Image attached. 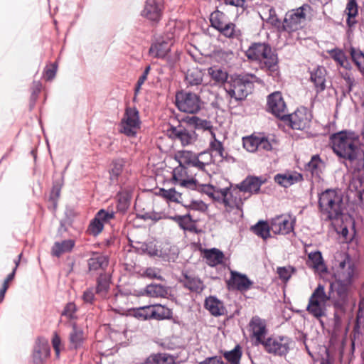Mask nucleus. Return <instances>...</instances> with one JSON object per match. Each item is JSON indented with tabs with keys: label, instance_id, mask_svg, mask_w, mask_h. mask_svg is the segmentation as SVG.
Masks as SVG:
<instances>
[{
	"label": "nucleus",
	"instance_id": "nucleus-31",
	"mask_svg": "<svg viewBox=\"0 0 364 364\" xmlns=\"http://www.w3.org/2000/svg\"><path fill=\"white\" fill-rule=\"evenodd\" d=\"M108 257L103 255H94L88 260L90 270L105 269L108 266Z\"/></svg>",
	"mask_w": 364,
	"mask_h": 364
},
{
	"label": "nucleus",
	"instance_id": "nucleus-54",
	"mask_svg": "<svg viewBox=\"0 0 364 364\" xmlns=\"http://www.w3.org/2000/svg\"><path fill=\"white\" fill-rule=\"evenodd\" d=\"M159 195L171 202L180 203L181 199V193L176 191L173 188L169 189L161 188L159 190Z\"/></svg>",
	"mask_w": 364,
	"mask_h": 364
},
{
	"label": "nucleus",
	"instance_id": "nucleus-17",
	"mask_svg": "<svg viewBox=\"0 0 364 364\" xmlns=\"http://www.w3.org/2000/svg\"><path fill=\"white\" fill-rule=\"evenodd\" d=\"M230 274V279L228 282L229 289H235L240 291L250 289L253 282L245 274L235 271H231Z\"/></svg>",
	"mask_w": 364,
	"mask_h": 364
},
{
	"label": "nucleus",
	"instance_id": "nucleus-40",
	"mask_svg": "<svg viewBox=\"0 0 364 364\" xmlns=\"http://www.w3.org/2000/svg\"><path fill=\"white\" fill-rule=\"evenodd\" d=\"M50 350L48 343H43L35 347L33 360L36 363H41L50 355Z\"/></svg>",
	"mask_w": 364,
	"mask_h": 364
},
{
	"label": "nucleus",
	"instance_id": "nucleus-46",
	"mask_svg": "<svg viewBox=\"0 0 364 364\" xmlns=\"http://www.w3.org/2000/svg\"><path fill=\"white\" fill-rule=\"evenodd\" d=\"M195 155L196 154L190 151H178L175 154L174 159L178 162L179 165L181 166H191Z\"/></svg>",
	"mask_w": 364,
	"mask_h": 364
},
{
	"label": "nucleus",
	"instance_id": "nucleus-58",
	"mask_svg": "<svg viewBox=\"0 0 364 364\" xmlns=\"http://www.w3.org/2000/svg\"><path fill=\"white\" fill-rule=\"evenodd\" d=\"M103 228L104 224L95 215L89 225L88 231L90 234L96 236L102 231Z\"/></svg>",
	"mask_w": 364,
	"mask_h": 364
},
{
	"label": "nucleus",
	"instance_id": "nucleus-53",
	"mask_svg": "<svg viewBox=\"0 0 364 364\" xmlns=\"http://www.w3.org/2000/svg\"><path fill=\"white\" fill-rule=\"evenodd\" d=\"M259 136L251 135L242 138L243 147L249 152L258 151Z\"/></svg>",
	"mask_w": 364,
	"mask_h": 364
},
{
	"label": "nucleus",
	"instance_id": "nucleus-49",
	"mask_svg": "<svg viewBox=\"0 0 364 364\" xmlns=\"http://www.w3.org/2000/svg\"><path fill=\"white\" fill-rule=\"evenodd\" d=\"M211 139L209 144V149L211 152L219 156L221 159L224 158L225 149L223 143L215 137L214 132H211Z\"/></svg>",
	"mask_w": 364,
	"mask_h": 364
},
{
	"label": "nucleus",
	"instance_id": "nucleus-25",
	"mask_svg": "<svg viewBox=\"0 0 364 364\" xmlns=\"http://www.w3.org/2000/svg\"><path fill=\"white\" fill-rule=\"evenodd\" d=\"M171 50V45L165 41H158L153 43L149 50L151 56L156 58H164Z\"/></svg>",
	"mask_w": 364,
	"mask_h": 364
},
{
	"label": "nucleus",
	"instance_id": "nucleus-18",
	"mask_svg": "<svg viewBox=\"0 0 364 364\" xmlns=\"http://www.w3.org/2000/svg\"><path fill=\"white\" fill-rule=\"evenodd\" d=\"M187 172L183 166L178 165L173 170L172 181L173 183L182 188L190 189L196 187V179H186Z\"/></svg>",
	"mask_w": 364,
	"mask_h": 364
},
{
	"label": "nucleus",
	"instance_id": "nucleus-7",
	"mask_svg": "<svg viewBox=\"0 0 364 364\" xmlns=\"http://www.w3.org/2000/svg\"><path fill=\"white\" fill-rule=\"evenodd\" d=\"M190 189L204 193L213 199L222 202L225 207V218L232 223V210L230 197H229L230 187L220 188L210 184H200L196 180V187L190 188Z\"/></svg>",
	"mask_w": 364,
	"mask_h": 364
},
{
	"label": "nucleus",
	"instance_id": "nucleus-33",
	"mask_svg": "<svg viewBox=\"0 0 364 364\" xmlns=\"http://www.w3.org/2000/svg\"><path fill=\"white\" fill-rule=\"evenodd\" d=\"M345 13L348 16L347 18V24L349 27L354 26L357 21L355 20V17L358 14V7L355 0H348L347 3Z\"/></svg>",
	"mask_w": 364,
	"mask_h": 364
},
{
	"label": "nucleus",
	"instance_id": "nucleus-39",
	"mask_svg": "<svg viewBox=\"0 0 364 364\" xmlns=\"http://www.w3.org/2000/svg\"><path fill=\"white\" fill-rule=\"evenodd\" d=\"M210 21L211 26L218 31L229 21L227 16L223 12L217 10L210 14Z\"/></svg>",
	"mask_w": 364,
	"mask_h": 364
},
{
	"label": "nucleus",
	"instance_id": "nucleus-55",
	"mask_svg": "<svg viewBox=\"0 0 364 364\" xmlns=\"http://www.w3.org/2000/svg\"><path fill=\"white\" fill-rule=\"evenodd\" d=\"M133 315L134 317L142 321L152 319L151 306H145L134 309Z\"/></svg>",
	"mask_w": 364,
	"mask_h": 364
},
{
	"label": "nucleus",
	"instance_id": "nucleus-50",
	"mask_svg": "<svg viewBox=\"0 0 364 364\" xmlns=\"http://www.w3.org/2000/svg\"><path fill=\"white\" fill-rule=\"evenodd\" d=\"M223 356L230 364H240L242 357L240 346L237 345L232 350L225 351Z\"/></svg>",
	"mask_w": 364,
	"mask_h": 364
},
{
	"label": "nucleus",
	"instance_id": "nucleus-11",
	"mask_svg": "<svg viewBox=\"0 0 364 364\" xmlns=\"http://www.w3.org/2000/svg\"><path fill=\"white\" fill-rule=\"evenodd\" d=\"M291 344V338L284 336H272L262 342L267 353L278 356L286 355L290 350Z\"/></svg>",
	"mask_w": 364,
	"mask_h": 364
},
{
	"label": "nucleus",
	"instance_id": "nucleus-59",
	"mask_svg": "<svg viewBox=\"0 0 364 364\" xmlns=\"http://www.w3.org/2000/svg\"><path fill=\"white\" fill-rule=\"evenodd\" d=\"M323 162L318 155H315L311 157V161L308 163V167L313 173H318L321 169Z\"/></svg>",
	"mask_w": 364,
	"mask_h": 364
},
{
	"label": "nucleus",
	"instance_id": "nucleus-38",
	"mask_svg": "<svg viewBox=\"0 0 364 364\" xmlns=\"http://www.w3.org/2000/svg\"><path fill=\"white\" fill-rule=\"evenodd\" d=\"M109 277L107 274H100L97 280L96 293L105 298L109 289Z\"/></svg>",
	"mask_w": 364,
	"mask_h": 364
},
{
	"label": "nucleus",
	"instance_id": "nucleus-37",
	"mask_svg": "<svg viewBox=\"0 0 364 364\" xmlns=\"http://www.w3.org/2000/svg\"><path fill=\"white\" fill-rule=\"evenodd\" d=\"M72 326L73 329L70 333V343L73 348H77L83 342L84 333L83 331L80 328H78L75 323H73Z\"/></svg>",
	"mask_w": 364,
	"mask_h": 364
},
{
	"label": "nucleus",
	"instance_id": "nucleus-10",
	"mask_svg": "<svg viewBox=\"0 0 364 364\" xmlns=\"http://www.w3.org/2000/svg\"><path fill=\"white\" fill-rule=\"evenodd\" d=\"M139 111L135 107H127L120 122V132L127 136H135L140 129Z\"/></svg>",
	"mask_w": 364,
	"mask_h": 364
},
{
	"label": "nucleus",
	"instance_id": "nucleus-6",
	"mask_svg": "<svg viewBox=\"0 0 364 364\" xmlns=\"http://www.w3.org/2000/svg\"><path fill=\"white\" fill-rule=\"evenodd\" d=\"M312 16V8L307 4H304L299 8L289 11L282 22V30L288 33L296 31L310 19Z\"/></svg>",
	"mask_w": 364,
	"mask_h": 364
},
{
	"label": "nucleus",
	"instance_id": "nucleus-48",
	"mask_svg": "<svg viewBox=\"0 0 364 364\" xmlns=\"http://www.w3.org/2000/svg\"><path fill=\"white\" fill-rule=\"evenodd\" d=\"M130 198L131 196L128 191H119L117 194V210L124 213L129 206Z\"/></svg>",
	"mask_w": 364,
	"mask_h": 364
},
{
	"label": "nucleus",
	"instance_id": "nucleus-23",
	"mask_svg": "<svg viewBox=\"0 0 364 364\" xmlns=\"http://www.w3.org/2000/svg\"><path fill=\"white\" fill-rule=\"evenodd\" d=\"M170 218L176 222L182 230L191 232H198L196 222L189 214L183 215H176Z\"/></svg>",
	"mask_w": 364,
	"mask_h": 364
},
{
	"label": "nucleus",
	"instance_id": "nucleus-45",
	"mask_svg": "<svg viewBox=\"0 0 364 364\" xmlns=\"http://www.w3.org/2000/svg\"><path fill=\"white\" fill-rule=\"evenodd\" d=\"M188 123L193 127V129H201L203 130H208L211 134L213 130V125L210 121L200 119L198 117L193 116L188 119Z\"/></svg>",
	"mask_w": 364,
	"mask_h": 364
},
{
	"label": "nucleus",
	"instance_id": "nucleus-29",
	"mask_svg": "<svg viewBox=\"0 0 364 364\" xmlns=\"http://www.w3.org/2000/svg\"><path fill=\"white\" fill-rule=\"evenodd\" d=\"M204 257L209 266L215 267L223 262L224 255L222 251L213 248L205 251Z\"/></svg>",
	"mask_w": 364,
	"mask_h": 364
},
{
	"label": "nucleus",
	"instance_id": "nucleus-8",
	"mask_svg": "<svg viewBox=\"0 0 364 364\" xmlns=\"http://www.w3.org/2000/svg\"><path fill=\"white\" fill-rule=\"evenodd\" d=\"M250 77L247 75H239L232 78L225 87L228 95L236 101L245 100L253 89V82Z\"/></svg>",
	"mask_w": 364,
	"mask_h": 364
},
{
	"label": "nucleus",
	"instance_id": "nucleus-56",
	"mask_svg": "<svg viewBox=\"0 0 364 364\" xmlns=\"http://www.w3.org/2000/svg\"><path fill=\"white\" fill-rule=\"evenodd\" d=\"M124 167L122 160H117L112 163V167L110 171V180L112 183L117 181L118 176L122 173Z\"/></svg>",
	"mask_w": 364,
	"mask_h": 364
},
{
	"label": "nucleus",
	"instance_id": "nucleus-13",
	"mask_svg": "<svg viewBox=\"0 0 364 364\" xmlns=\"http://www.w3.org/2000/svg\"><path fill=\"white\" fill-rule=\"evenodd\" d=\"M312 114L306 107H299L291 114H287L286 120L294 129L304 130L310 127Z\"/></svg>",
	"mask_w": 364,
	"mask_h": 364
},
{
	"label": "nucleus",
	"instance_id": "nucleus-16",
	"mask_svg": "<svg viewBox=\"0 0 364 364\" xmlns=\"http://www.w3.org/2000/svg\"><path fill=\"white\" fill-rule=\"evenodd\" d=\"M144 251L146 254L151 257H158L161 258L164 261L171 262L174 261L176 257L175 253L171 252V249L168 247L157 246L153 242L146 244Z\"/></svg>",
	"mask_w": 364,
	"mask_h": 364
},
{
	"label": "nucleus",
	"instance_id": "nucleus-9",
	"mask_svg": "<svg viewBox=\"0 0 364 364\" xmlns=\"http://www.w3.org/2000/svg\"><path fill=\"white\" fill-rule=\"evenodd\" d=\"M200 97L193 92H179L176 95V105L178 109L186 113H198L202 107Z\"/></svg>",
	"mask_w": 364,
	"mask_h": 364
},
{
	"label": "nucleus",
	"instance_id": "nucleus-36",
	"mask_svg": "<svg viewBox=\"0 0 364 364\" xmlns=\"http://www.w3.org/2000/svg\"><path fill=\"white\" fill-rule=\"evenodd\" d=\"M218 31L221 35L228 38L239 39L241 36L240 30L237 28L235 23L230 21H228Z\"/></svg>",
	"mask_w": 364,
	"mask_h": 364
},
{
	"label": "nucleus",
	"instance_id": "nucleus-42",
	"mask_svg": "<svg viewBox=\"0 0 364 364\" xmlns=\"http://www.w3.org/2000/svg\"><path fill=\"white\" fill-rule=\"evenodd\" d=\"M252 230L255 234L264 240H267L270 237V223L269 224L267 222L259 221L252 227Z\"/></svg>",
	"mask_w": 364,
	"mask_h": 364
},
{
	"label": "nucleus",
	"instance_id": "nucleus-35",
	"mask_svg": "<svg viewBox=\"0 0 364 364\" xmlns=\"http://www.w3.org/2000/svg\"><path fill=\"white\" fill-rule=\"evenodd\" d=\"M183 282L184 287L191 291L200 293L204 289L203 282L196 277L188 276L186 274Z\"/></svg>",
	"mask_w": 364,
	"mask_h": 364
},
{
	"label": "nucleus",
	"instance_id": "nucleus-64",
	"mask_svg": "<svg viewBox=\"0 0 364 364\" xmlns=\"http://www.w3.org/2000/svg\"><path fill=\"white\" fill-rule=\"evenodd\" d=\"M150 70H151V66L150 65L146 66L144 70L143 71L142 74L141 75V76L139 77V80L135 86V92L136 93L140 90L142 85L147 80V77H148V75H149Z\"/></svg>",
	"mask_w": 364,
	"mask_h": 364
},
{
	"label": "nucleus",
	"instance_id": "nucleus-41",
	"mask_svg": "<svg viewBox=\"0 0 364 364\" xmlns=\"http://www.w3.org/2000/svg\"><path fill=\"white\" fill-rule=\"evenodd\" d=\"M145 292L151 297H166L168 295L167 288L161 284L147 285Z\"/></svg>",
	"mask_w": 364,
	"mask_h": 364
},
{
	"label": "nucleus",
	"instance_id": "nucleus-5",
	"mask_svg": "<svg viewBox=\"0 0 364 364\" xmlns=\"http://www.w3.org/2000/svg\"><path fill=\"white\" fill-rule=\"evenodd\" d=\"M318 207L326 220H337L343 215V197L336 190L327 189L319 195Z\"/></svg>",
	"mask_w": 364,
	"mask_h": 364
},
{
	"label": "nucleus",
	"instance_id": "nucleus-47",
	"mask_svg": "<svg viewBox=\"0 0 364 364\" xmlns=\"http://www.w3.org/2000/svg\"><path fill=\"white\" fill-rule=\"evenodd\" d=\"M350 54L352 60L358 68L360 73L364 75V53L359 49L350 47Z\"/></svg>",
	"mask_w": 364,
	"mask_h": 364
},
{
	"label": "nucleus",
	"instance_id": "nucleus-32",
	"mask_svg": "<svg viewBox=\"0 0 364 364\" xmlns=\"http://www.w3.org/2000/svg\"><path fill=\"white\" fill-rule=\"evenodd\" d=\"M330 56L342 68L350 70L351 65L344 52L339 48H333L328 51Z\"/></svg>",
	"mask_w": 364,
	"mask_h": 364
},
{
	"label": "nucleus",
	"instance_id": "nucleus-21",
	"mask_svg": "<svg viewBox=\"0 0 364 364\" xmlns=\"http://www.w3.org/2000/svg\"><path fill=\"white\" fill-rule=\"evenodd\" d=\"M326 70L318 66L311 72L310 80L314 83L316 92H321L326 89Z\"/></svg>",
	"mask_w": 364,
	"mask_h": 364
},
{
	"label": "nucleus",
	"instance_id": "nucleus-22",
	"mask_svg": "<svg viewBox=\"0 0 364 364\" xmlns=\"http://www.w3.org/2000/svg\"><path fill=\"white\" fill-rule=\"evenodd\" d=\"M274 181L280 186L287 188L302 180V175L297 172H285L274 176Z\"/></svg>",
	"mask_w": 364,
	"mask_h": 364
},
{
	"label": "nucleus",
	"instance_id": "nucleus-12",
	"mask_svg": "<svg viewBox=\"0 0 364 364\" xmlns=\"http://www.w3.org/2000/svg\"><path fill=\"white\" fill-rule=\"evenodd\" d=\"M169 132L171 136L175 139L179 140L183 146L193 144L198 137L193 127L188 123V120L186 124L171 127Z\"/></svg>",
	"mask_w": 364,
	"mask_h": 364
},
{
	"label": "nucleus",
	"instance_id": "nucleus-63",
	"mask_svg": "<svg viewBox=\"0 0 364 364\" xmlns=\"http://www.w3.org/2000/svg\"><path fill=\"white\" fill-rule=\"evenodd\" d=\"M314 364H333V359L331 358L327 348H325L323 355L314 360Z\"/></svg>",
	"mask_w": 364,
	"mask_h": 364
},
{
	"label": "nucleus",
	"instance_id": "nucleus-3",
	"mask_svg": "<svg viewBox=\"0 0 364 364\" xmlns=\"http://www.w3.org/2000/svg\"><path fill=\"white\" fill-rule=\"evenodd\" d=\"M261 182L257 177L251 176L246 178L236 188L230 187L232 223L241 220L243 217L244 201L253 193H257L261 186Z\"/></svg>",
	"mask_w": 364,
	"mask_h": 364
},
{
	"label": "nucleus",
	"instance_id": "nucleus-4",
	"mask_svg": "<svg viewBox=\"0 0 364 364\" xmlns=\"http://www.w3.org/2000/svg\"><path fill=\"white\" fill-rule=\"evenodd\" d=\"M246 57L258 63L259 68L269 75H279L278 56L274 50L265 43H253L245 51Z\"/></svg>",
	"mask_w": 364,
	"mask_h": 364
},
{
	"label": "nucleus",
	"instance_id": "nucleus-52",
	"mask_svg": "<svg viewBox=\"0 0 364 364\" xmlns=\"http://www.w3.org/2000/svg\"><path fill=\"white\" fill-rule=\"evenodd\" d=\"M208 71L211 78L217 82L223 83L228 79L227 72L219 67H210L208 68Z\"/></svg>",
	"mask_w": 364,
	"mask_h": 364
},
{
	"label": "nucleus",
	"instance_id": "nucleus-30",
	"mask_svg": "<svg viewBox=\"0 0 364 364\" xmlns=\"http://www.w3.org/2000/svg\"><path fill=\"white\" fill-rule=\"evenodd\" d=\"M309 300H317L318 302H321L323 304H327L328 301H332V294H331V291L326 293L325 291L324 286L321 284H319L317 286V287L314 290Z\"/></svg>",
	"mask_w": 364,
	"mask_h": 364
},
{
	"label": "nucleus",
	"instance_id": "nucleus-28",
	"mask_svg": "<svg viewBox=\"0 0 364 364\" xmlns=\"http://www.w3.org/2000/svg\"><path fill=\"white\" fill-rule=\"evenodd\" d=\"M203 73L198 68H192L187 70L185 80L189 86H197L202 83Z\"/></svg>",
	"mask_w": 364,
	"mask_h": 364
},
{
	"label": "nucleus",
	"instance_id": "nucleus-43",
	"mask_svg": "<svg viewBox=\"0 0 364 364\" xmlns=\"http://www.w3.org/2000/svg\"><path fill=\"white\" fill-rule=\"evenodd\" d=\"M172 315V312L168 308L161 305L151 306L152 319L164 320L169 318Z\"/></svg>",
	"mask_w": 364,
	"mask_h": 364
},
{
	"label": "nucleus",
	"instance_id": "nucleus-19",
	"mask_svg": "<svg viewBox=\"0 0 364 364\" xmlns=\"http://www.w3.org/2000/svg\"><path fill=\"white\" fill-rule=\"evenodd\" d=\"M141 15L152 21H159L161 16V6L155 0H146Z\"/></svg>",
	"mask_w": 364,
	"mask_h": 364
},
{
	"label": "nucleus",
	"instance_id": "nucleus-20",
	"mask_svg": "<svg viewBox=\"0 0 364 364\" xmlns=\"http://www.w3.org/2000/svg\"><path fill=\"white\" fill-rule=\"evenodd\" d=\"M250 326L252 329L254 337L259 343L262 344L267 329L264 320L258 316H254L250 321Z\"/></svg>",
	"mask_w": 364,
	"mask_h": 364
},
{
	"label": "nucleus",
	"instance_id": "nucleus-62",
	"mask_svg": "<svg viewBox=\"0 0 364 364\" xmlns=\"http://www.w3.org/2000/svg\"><path fill=\"white\" fill-rule=\"evenodd\" d=\"M95 215L103 224H105L114 218V213L113 211L108 212L102 209L99 210Z\"/></svg>",
	"mask_w": 364,
	"mask_h": 364
},
{
	"label": "nucleus",
	"instance_id": "nucleus-51",
	"mask_svg": "<svg viewBox=\"0 0 364 364\" xmlns=\"http://www.w3.org/2000/svg\"><path fill=\"white\" fill-rule=\"evenodd\" d=\"M77 312V306L73 302H69L68 303L62 313H61V321H63V319H66L70 321H75L77 319V316L76 314Z\"/></svg>",
	"mask_w": 364,
	"mask_h": 364
},
{
	"label": "nucleus",
	"instance_id": "nucleus-2",
	"mask_svg": "<svg viewBox=\"0 0 364 364\" xmlns=\"http://www.w3.org/2000/svg\"><path fill=\"white\" fill-rule=\"evenodd\" d=\"M354 273V263L349 255H343L334 273L335 282L330 284L328 291L332 294V303L337 309H342L348 302Z\"/></svg>",
	"mask_w": 364,
	"mask_h": 364
},
{
	"label": "nucleus",
	"instance_id": "nucleus-57",
	"mask_svg": "<svg viewBox=\"0 0 364 364\" xmlns=\"http://www.w3.org/2000/svg\"><path fill=\"white\" fill-rule=\"evenodd\" d=\"M309 260L311 263L313 267L316 269L322 270V267H323V261L322 258L321 253L318 251L311 252L309 254Z\"/></svg>",
	"mask_w": 364,
	"mask_h": 364
},
{
	"label": "nucleus",
	"instance_id": "nucleus-14",
	"mask_svg": "<svg viewBox=\"0 0 364 364\" xmlns=\"http://www.w3.org/2000/svg\"><path fill=\"white\" fill-rule=\"evenodd\" d=\"M267 109L275 117L286 120L287 109L280 92H274L268 95Z\"/></svg>",
	"mask_w": 364,
	"mask_h": 364
},
{
	"label": "nucleus",
	"instance_id": "nucleus-15",
	"mask_svg": "<svg viewBox=\"0 0 364 364\" xmlns=\"http://www.w3.org/2000/svg\"><path fill=\"white\" fill-rule=\"evenodd\" d=\"M294 219L290 215H277L270 220V228L273 233L277 235H287L294 230Z\"/></svg>",
	"mask_w": 364,
	"mask_h": 364
},
{
	"label": "nucleus",
	"instance_id": "nucleus-26",
	"mask_svg": "<svg viewBox=\"0 0 364 364\" xmlns=\"http://www.w3.org/2000/svg\"><path fill=\"white\" fill-rule=\"evenodd\" d=\"M75 244V240L72 239L55 242L51 249L52 255L59 257L64 253L70 252L73 249Z\"/></svg>",
	"mask_w": 364,
	"mask_h": 364
},
{
	"label": "nucleus",
	"instance_id": "nucleus-1",
	"mask_svg": "<svg viewBox=\"0 0 364 364\" xmlns=\"http://www.w3.org/2000/svg\"><path fill=\"white\" fill-rule=\"evenodd\" d=\"M333 152L340 158L349 161L357 172L364 173V151L359 146V138L353 132L343 131L331 136Z\"/></svg>",
	"mask_w": 364,
	"mask_h": 364
},
{
	"label": "nucleus",
	"instance_id": "nucleus-27",
	"mask_svg": "<svg viewBox=\"0 0 364 364\" xmlns=\"http://www.w3.org/2000/svg\"><path fill=\"white\" fill-rule=\"evenodd\" d=\"M306 311L314 317L320 318L326 316L327 304L318 302L317 300H309L308 305L306 306Z\"/></svg>",
	"mask_w": 364,
	"mask_h": 364
},
{
	"label": "nucleus",
	"instance_id": "nucleus-44",
	"mask_svg": "<svg viewBox=\"0 0 364 364\" xmlns=\"http://www.w3.org/2000/svg\"><path fill=\"white\" fill-rule=\"evenodd\" d=\"M146 364H175V360L167 353H159L148 358Z\"/></svg>",
	"mask_w": 364,
	"mask_h": 364
},
{
	"label": "nucleus",
	"instance_id": "nucleus-34",
	"mask_svg": "<svg viewBox=\"0 0 364 364\" xmlns=\"http://www.w3.org/2000/svg\"><path fill=\"white\" fill-rule=\"evenodd\" d=\"M262 19L265 20L267 23L276 27L279 31H282V23L278 18L275 9L273 7L267 6L266 10L263 11V16H261Z\"/></svg>",
	"mask_w": 364,
	"mask_h": 364
},
{
	"label": "nucleus",
	"instance_id": "nucleus-60",
	"mask_svg": "<svg viewBox=\"0 0 364 364\" xmlns=\"http://www.w3.org/2000/svg\"><path fill=\"white\" fill-rule=\"evenodd\" d=\"M294 269L293 267L289 266V267H278L277 272L279 275V277L282 281L287 282L291 277V274L294 272Z\"/></svg>",
	"mask_w": 364,
	"mask_h": 364
},
{
	"label": "nucleus",
	"instance_id": "nucleus-24",
	"mask_svg": "<svg viewBox=\"0 0 364 364\" xmlns=\"http://www.w3.org/2000/svg\"><path fill=\"white\" fill-rule=\"evenodd\" d=\"M205 307L212 315L215 316L223 315L225 311L223 303L218 298L213 296L205 299Z\"/></svg>",
	"mask_w": 364,
	"mask_h": 364
},
{
	"label": "nucleus",
	"instance_id": "nucleus-61",
	"mask_svg": "<svg viewBox=\"0 0 364 364\" xmlns=\"http://www.w3.org/2000/svg\"><path fill=\"white\" fill-rule=\"evenodd\" d=\"M258 151L259 152L269 151L272 150V145L269 140L263 136H259Z\"/></svg>",
	"mask_w": 364,
	"mask_h": 364
}]
</instances>
